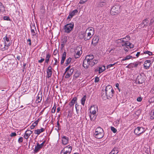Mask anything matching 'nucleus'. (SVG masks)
Segmentation results:
<instances>
[{
  "mask_svg": "<svg viewBox=\"0 0 154 154\" xmlns=\"http://www.w3.org/2000/svg\"><path fill=\"white\" fill-rule=\"evenodd\" d=\"M114 91L111 86L109 85L103 87L101 95L103 99H110L113 96Z\"/></svg>",
  "mask_w": 154,
  "mask_h": 154,
  "instance_id": "obj_1",
  "label": "nucleus"
},
{
  "mask_svg": "<svg viewBox=\"0 0 154 154\" xmlns=\"http://www.w3.org/2000/svg\"><path fill=\"white\" fill-rule=\"evenodd\" d=\"M94 57L93 55H87L84 60L83 66L84 68L87 69L89 65L92 66L96 64L98 61L97 60L94 59Z\"/></svg>",
  "mask_w": 154,
  "mask_h": 154,
  "instance_id": "obj_2",
  "label": "nucleus"
},
{
  "mask_svg": "<svg viewBox=\"0 0 154 154\" xmlns=\"http://www.w3.org/2000/svg\"><path fill=\"white\" fill-rule=\"evenodd\" d=\"M94 33V30L93 27L88 28L85 31V35L84 37L85 40L86 41L90 39Z\"/></svg>",
  "mask_w": 154,
  "mask_h": 154,
  "instance_id": "obj_3",
  "label": "nucleus"
},
{
  "mask_svg": "<svg viewBox=\"0 0 154 154\" xmlns=\"http://www.w3.org/2000/svg\"><path fill=\"white\" fill-rule=\"evenodd\" d=\"M95 137L98 139H100L102 138L104 136V131L102 128L100 127H97L95 130L94 134Z\"/></svg>",
  "mask_w": 154,
  "mask_h": 154,
  "instance_id": "obj_4",
  "label": "nucleus"
},
{
  "mask_svg": "<svg viewBox=\"0 0 154 154\" xmlns=\"http://www.w3.org/2000/svg\"><path fill=\"white\" fill-rule=\"evenodd\" d=\"M98 110V107L97 106H91L90 109V112L91 113V114L90 115V117L91 120H94V116L92 117V115H95L96 113L97 112Z\"/></svg>",
  "mask_w": 154,
  "mask_h": 154,
  "instance_id": "obj_5",
  "label": "nucleus"
},
{
  "mask_svg": "<svg viewBox=\"0 0 154 154\" xmlns=\"http://www.w3.org/2000/svg\"><path fill=\"white\" fill-rule=\"evenodd\" d=\"M74 26V23L72 22L66 24L64 26L65 32L68 33H70L73 29Z\"/></svg>",
  "mask_w": 154,
  "mask_h": 154,
  "instance_id": "obj_6",
  "label": "nucleus"
},
{
  "mask_svg": "<svg viewBox=\"0 0 154 154\" xmlns=\"http://www.w3.org/2000/svg\"><path fill=\"white\" fill-rule=\"evenodd\" d=\"M72 149V146L69 145L64 147L60 152V154H70Z\"/></svg>",
  "mask_w": 154,
  "mask_h": 154,
  "instance_id": "obj_7",
  "label": "nucleus"
},
{
  "mask_svg": "<svg viewBox=\"0 0 154 154\" xmlns=\"http://www.w3.org/2000/svg\"><path fill=\"white\" fill-rule=\"evenodd\" d=\"M70 66H69L67 67L65 69V72L64 74L66 73L65 76L66 78H68L72 75L74 71V69L73 68L70 69Z\"/></svg>",
  "mask_w": 154,
  "mask_h": 154,
  "instance_id": "obj_8",
  "label": "nucleus"
},
{
  "mask_svg": "<svg viewBox=\"0 0 154 154\" xmlns=\"http://www.w3.org/2000/svg\"><path fill=\"white\" fill-rule=\"evenodd\" d=\"M140 65L141 63L140 62H135L134 63H129L126 66V67L133 70L134 68H136L138 66H140Z\"/></svg>",
  "mask_w": 154,
  "mask_h": 154,
  "instance_id": "obj_9",
  "label": "nucleus"
},
{
  "mask_svg": "<svg viewBox=\"0 0 154 154\" xmlns=\"http://www.w3.org/2000/svg\"><path fill=\"white\" fill-rule=\"evenodd\" d=\"M11 38L10 35H6L3 38L4 43L7 47H9L11 44Z\"/></svg>",
  "mask_w": 154,
  "mask_h": 154,
  "instance_id": "obj_10",
  "label": "nucleus"
},
{
  "mask_svg": "<svg viewBox=\"0 0 154 154\" xmlns=\"http://www.w3.org/2000/svg\"><path fill=\"white\" fill-rule=\"evenodd\" d=\"M120 7L118 5L113 6L112 8L110 13L112 15H115L119 12Z\"/></svg>",
  "mask_w": 154,
  "mask_h": 154,
  "instance_id": "obj_11",
  "label": "nucleus"
},
{
  "mask_svg": "<svg viewBox=\"0 0 154 154\" xmlns=\"http://www.w3.org/2000/svg\"><path fill=\"white\" fill-rule=\"evenodd\" d=\"M146 129L142 127H137L135 129L134 133L136 134L138 136H139L140 134L144 133Z\"/></svg>",
  "mask_w": 154,
  "mask_h": 154,
  "instance_id": "obj_12",
  "label": "nucleus"
},
{
  "mask_svg": "<svg viewBox=\"0 0 154 154\" xmlns=\"http://www.w3.org/2000/svg\"><path fill=\"white\" fill-rule=\"evenodd\" d=\"M82 48L77 47L76 50L75 51V54H74V57L75 58H77L79 57L81 54H82Z\"/></svg>",
  "mask_w": 154,
  "mask_h": 154,
  "instance_id": "obj_13",
  "label": "nucleus"
},
{
  "mask_svg": "<svg viewBox=\"0 0 154 154\" xmlns=\"http://www.w3.org/2000/svg\"><path fill=\"white\" fill-rule=\"evenodd\" d=\"M32 133V131L30 130H27L24 134L23 137L26 140H27Z\"/></svg>",
  "mask_w": 154,
  "mask_h": 154,
  "instance_id": "obj_14",
  "label": "nucleus"
},
{
  "mask_svg": "<svg viewBox=\"0 0 154 154\" xmlns=\"http://www.w3.org/2000/svg\"><path fill=\"white\" fill-rule=\"evenodd\" d=\"M52 68L51 66H49L47 69V76L48 78H50L52 75Z\"/></svg>",
  "mask_w": 154,
  "mask_h": 154,
  "instance_id": "obj_15",
  "label": "nucleus"
},
{
  "mask_svg": "<svg viewBox=\"0 0 154 154\" xmlns=\"http://www.w3.org/2000/svg\"><path fill=\"white\" fill-rule=\"evenodd\" d=\"M62 144L64 145H66L68 143L69 138L67 137L63 136L62 137Z\"/></svg>",
  "mask_w": 154,
  "mask_h": 154,
  "instance_id": "obj_16",
  "label": "nucleus"
},
{
  "mask_svg": "<svg viewBox=\"0 0 154 154\" xmlns=\"http://www.w3.org/2000/svg\"><path fill=\"white\" fill-rule=\"evenodd\" d=\"M151 65V61L150 60H147L145 61L144 64V66L146 69L149 68Z\"/></svg>",
  "mask_w": 154,
  "mask_h": 154,
  "instance_id": "obj_17",
  "label": "nucleus"
},
{
  "mask_svg": "<svg viewBox=\"0 0 154 154\" xmlns=\"http://www.w3.org/2000/svg\"><path fill=\"white\" fill-rule=\"evenodd\" d=\"M81 75V74L80 71H76L73 77V80H75L77 79L79 77L81 78L80 76Z\"/></svg>",
  "mask_w": 154,
  "mask_h": 154,
  "instance_id": "obj_18",
  "label": "nucleus"
},
{
  "mask_svg": "<svg viewBox=\"0 0 154 154\" xmlns=\"http://www.w3.org/2000/svg\"><path fill=\"white\" fill-rule=\"evenodd\" d=\"M99 40V38L98 36H94L92 40V44H93L94 45H96L98 42Z\"/></svg>",
  "mask_w": 154,
  "mask_h": 154,
  "instance_id": "obj_19",
  "label": "nucleus"
},
{
  "mask_svg": "<svg viewBox=\"0 0 154 154\" xmlns=\"http://www.w3.org/2000/svg\"><path fill=\"white\" fill-rule=\"evenodd\" d=\"M78 12V11L77 10L75 9L73 10L72 11L69 13V15L67 17V19L72 18L73 16L75 15Z\"/></svg>",
  "mask_w": 154,
  "mask_h": 154,
  "instance_id": "obj_20",
  "label": "nucleus"
},
{
  "mask_svg": "<svg viewBox=\"0 0 154 154\" xmlns=\"http://www.w3.org/2000/svg\"><path fill=\"white\" fill-rule=\"evenodd\" d=\"M42 148L39 145L38 143H37L34 150V153H37Z\"/></svg>",
  "mask_w": 154,
  "mask_h": 154,
  "instance_id": "obj_21",
  "label": "nucleus"
},
{
  "mask_svg": "<svg viewBox=\"0 0 154 154\" xmlns=\"http://www.w3.org/2000/svg\"><path fill=\"white\" fill-rule=\"evenodd\" d=\"M45 129L43 128H41L40 129H38L34 131V134L37 135H39L41 133L44 132Z\"/></svg>",
  "mask_w": 154,
  "mask_h": 154,
  "instance_id": "obj_22",
  "label": "nucleus"
},
{
  "mask_svg": "<svg viewBox=\"0 0 154 154\" xmlns=\"http://www.w3.org/2000/svg\"><path fill=\"white\" fill-rule=\"evenodd\" d=\"M5 43H3L2 44H1L0 48L1 50L2 51H4L7 50L9 47H7Z\"/></svg>",
  "mask_w": 154,
  "mask_h": 154,
  "instance_id": "obj_23",
  "label": "nucleus"
},
{
  "mask_svg": "<svg viewBox=\"0 0 154 154\" xmlns=\"http://www.w3.org/2000/svg\"><path fill=\"white\" fill-rule=\"evenodd\" d=\"M66 51H64L62 55V59L61 61V64L62 65L63 64L65 60L66 59Z\"/></svg>",
  "mask_w": 154,
  "mask_h": 154,
  "instance_id": "obj_24",
  "label": "nucleus"
},
{
  "mask_svg": "<svg viewBox=\"0 0 154 154\" xmlns=\"http://www.w3.org/2000/svg\"><path fill=\"white\" fill-rule=\"evenodd\" d=\"M76 100L77 98L76 97H74L72 99L71 101L69 103V104L71 107H72L74 106Z\"/></svg>",
  "mask_w": 154,
  "mask_h": 154,
  "instance_id": "obj_25",
  "label": "nucleus"
},
{
  "mask_svg": "<svg viewBox=\"0 0 154 154\" xmlns=\"http://www.w3.org/2000/svg\"><path fill=\"white\" fill-rule=\"evenodd\" d=\"M42 100V96L41 94H38L36 97L35 102L36 103H38L41 102Z\"/></svg>",
  "mask_w": 154,
  "mask_h": 154,
  "instance_id": "obj_26",
  "label": "nucleus"
},
{
  "mask_svg": "<svg viewBox=\"0 0 154 154\" xmlns=\"http://www.w3.org/2000/svg\"><path fill=\"white\" fill-rule=\"evenodd\" d=\"M36 30L35 26H33L31 27V33L33 36H35L36 34L35 31Z\"/></svg>",
  "mask_w": 154,
  "mask_h": 154,
  "instance_id": "obj_27",
  "label": "nucleus"
},
{
  "mask_svg": "<svg viewBox=\"0 0 154 154\" xmlns=\"http://www.w3.org/2000/svg\"><path fill=\"white\" fill-rule=\"evenodd\" d=\"M46 57L45 60V63L48 64L49 61L51 57V55L49 53H48L46 55Z\"/></svg>",
  "mask_w": 154,
  "mask_h": 154,
  "instance_id": "obj_28",
  "label": "nucleus"
},
{
  "mask_svg": "<svg viewBox=\"0 0 154 154\" xmlns=\"http://www.w3.org/2000/svg\"><path fill=\"white\" fill-rule=\"evenodd\" d=\"M118 153V150L117 148H114L111 151V152H110L109 154H117Z\"/></svg>",
  "mask_w": 154,
  "mask_h": 154,
  "instance_id": "obj_29",
  "label": "nucleus"
},
{
  "mask_svg": "<svg viewBox=\"0 0 154 154\" xmlns=\"http://www.w3.org/2000/svg\"><path fill=\"white\" fill-rule=\"evenodd\" d=\"M106 69L105 66H103L101 67H99V68L98 71L99 72V73H100L104 71Z\"/></svg>",
  "mask_w": 154,
  "mask_h": 154,
  "instance_id": "obj_30",
  "label": "nucleus"
},
{
  "mask_svg": "<svg viewBox=\"0 0 154 154\" xmlns=\"http://www.w3.org/2000/svg\"><path fill=\"white\" fill-rule=\"evenodd\" d=\"M86 99V97L85 95L84 96V97L81 99V103L83 106H84Z\"/></svg>",
  "mask_w": 154,
  "mask_h": 154,
  "instance_id": "obj_31",
  "label": "nucleus"
},
{
  "mask_svg": "<svg viewBox=\"0 0 154 154\" xmlns=\"http://www.w3.org/2000/svg\"><path fill=\"white\" fill-rule=\"evenodd\" d=\"M72 60V58L70 57H69L67 58L65 64H66V66H67L68 64H69L71 60Z\"/></svg>",
  "mask_w": 154,
  "mask_h": 154,
  "instance_id": "obj_32",
  "label": "nucleus"
},
{
  "mask_svg": "<svg viewBox=\"0 0 154 154\" xmlns=\"http://www.w3.org/2000/svg\"><path fill=\"white\" fill-rule=\"evenodd\" d=\"M129 42L127 41H124V40H122V46H125L126 47L128 46V44Z\"/></svg>",
  "mask_w": 154,
  "mask_h": 154,
  "instance_id": "obj_33",
  "label": "nucleus"
},
{
  "mask_svg": "<svg viewBox=\"0 0 154 154\" xmlns=\"http://www.w3.org/2000/svg\"><path fill=\"white\" fill-rule=\"evenodd\" d=\"M57 128H55V129L57 131H59L60 130V126L59 123V121H58L57 122V125L56 126Z\"/></svg>",
  "mask_w": 154,
  "mask_h": 154,
  "instance_id": "obj_34",
  "label": "nucleus"
},
{
  "mask_svg": "<svg viewBox=\"0 0 154 154\" xmlns=\"http://www.w3.org/2000/svg\"><path fill=\"white\" fill-rule=\"evenodd\" d=\"M132 57V56L130 55H128L126 56L125 57L123 58L122 60L123 61L125 60H128L131 59Z\"/></svg>",
  "mask_w": 154,
  "mask_h": 154,
  "instance_id": "obj_35",
  "label": "nucleus"
},
{
  "mask_svg": "<svg viewBox=\"0 0 154 154\" xmlns=\"http://www.w3.org/2000/svg\"><path fill=\"white\" fill-rule=\"evenodd\" d=\"M117 63L118 62H116L115 63H114L113 64H110L109 65H108L106 66V69H110L111 67H113L115 64H117Z\"/></svg>",
  "mask_w": 154,
  "mask_h": 154,
  "instance_id": "obj_36",
  "label": "nucleus"
},
{
  "mask_svg": "<svg viewBox=\"0 0 154 154\" xmlns=\"http://www.w3.org/2000/svg\"><path fill=\"white\" fill-rule=\"evenodd\" d=\"M67 37L66 36L64 37L62 39V42L63 44H65L67 42Z\"/></svg>",
  "mask_w": 154,
  "mask_h": 154,
  "instance_id": "obj_37",
  "label": "nucleus"
},
{
  "mask_svg": "<svg viewBox=\"0 0 154 154\" xmlns=\"http://www.w3.org/2000/svg\"><path fill=\"white\" fill-rule=\"evenodd\" d=\"M5 7L3 5L2 3L0 2V11L2 10H5Z\"/></svg>",
  "mask_w": 154,
  "mask_h": 154,
  "instance_id": "obj_38",
  "label": "nucleus"
},
{
  "mask_svg": "<svg viewBox=\"0 0 154 154\" xmlns=\"http://www.w3.org/2000/svg\"><path fill=\"white\" fill-rule=\"evenodd\" d=\"M23 138L22 137H20L18 140V143H22L23 141Z\"/></svg>",
  "mask_w": 154,
  "mask_h": 154,
  "instance_id": "obj_39",
  "label": "nucleus"
},
{
  "mask_svg": "<svg viewBox=\"0 0 154 154\" xmlns=\"http://www.w3.org/2000/svg\"><path fill=\"white\" fill-rule=\"evenodd\" d=\"M143 53L145 54H148L149 56L152 55V53L148 51H143Z\"/></svg>",
  "mask_w": 154,
  "mask_h": 154,
  "instance_id": "obj_40",
  "label": "nucleus"
},
{
  "mask_svg": "<svg viewBox=\"0 0 154 154\" xmlns=\"http://www.w3.org/2000/svg\"><path fill=\"white\" fill-rule=\"evenodd\" d=\"M150 118L152 119H154V111L153 112H151L150 114Z\"/></svg>",
  "mask_w": 154,
  "mask_h": 154,
  "instance_id": "obj_41",
  "label": "nucleus"
},
{
  "mask_svg": "<svg viewBox=\"0 0 154 154\" xmlns=\"http://www.w3.org/2000/svg\"><path fill=\"white\" fill-rule=\"evenodd\" d=\"M111 130L114 133H116L117 132V130L114 127H111Z\"/></svg>",
  "mask_w": 154,
  "mask_h": 154,
  "instance_id": "obj_42",
  "label": "nucleus"
},
{
  "mask_svg": "<svg viewBox=\"0 0 154 154\" xmlns=\"http://www.w3.org/2000/svg\"><path fill=\"white\" fill-rule=\"evenodd\" d=\"M17 135L15 132H12L10 134V136L11 137H15Z\"/></svg>",
  "mask_w": 154,
  "mask_h": 154,
  "instance_id": "obj_43",
  "label": "nucleus"
},
{
  "mask_svg": "<svg viewBox=\"0 0 154 154\" xmlns=\"http://www.w3.org/2000/svg\"><path fill=\"white\" fill-rule=\"evenodd\" d=\"M36 126V125L33 123L32 125H31L30 127V129L31 130L33 129Z\"/></svg>",
  "mask_w": 154,
  "mask_h": 154,
  "instance_id": "obj_44",
  "label": "nucleus"
},
{
  "mask_svg": "<svg viewBox=\"0 0 154 154\" xmlns=\"http://www.w3.org/2000/svg\"><path fill=\"white\" fill-rule=\"evenodd\" d=\"M45 60L44 58H42L40 60H38V63H41L43 62Z\"/></svg>",
  "mask_w": 154,
  "mask_h": 154,
  "instance_id": "obj_45",
  "label": "nucleus"
},
{
  "mask_svg": "<svg viewBox=\"0 0 154 154\" xmlns=\"http://www.w3.org/2000/svg\"><path fill=\"white\" fill-rule=\"evenodd\" d=\"M99 81V78L98 77H96L95 78L94 82H98Z\"/></svg>",
  "mask_w": 154,
  "mask_h": 154,
  "instance_id": "obj_46",
  "label": "nucleus"
},
{
  "mask_svg": "<svg viewBox=\"0 0 154 154\" xmlns=\"http://www.w3.org/2000/svg\"><path fill=\"white\" fill-rule=\"evenodd\" d=\"M128 46L130 48H132L133 47V45L130 42H128Z\"/></svg>",
  "mask_w": 154,
  "mask_h": 154,
  "instance_id": "obj_47",
  "label": "nucleus"
},
{
  "mask_svg": "<svg viewBox=\"0 0 154 154\" xmlns=\"http://www.w3.org/2000/svg\"><path fill=\"white\" fill-rule=\"evenodd\" d=\"M56 108V107H54V106L53 107L51 111V112L52 113H54L55 112Z\"/></svg>",
  "mask_w": 154,
  "mask_h": 154,
  "instance_id": "obj_48",
  "label": "nucleus"
},
{
  "mask_svg": "<svg viewBox=\"0 0 154 154\" xmlns=\"http://www.w3.org/2000/svg\"><path fill=\"white\" fill-rule=\"evenodd\" d=\"M54 60L55 61V62L54 63V65H57V63H58V61L57 59H56V58H54Z\"/></svg>",
  "mask_w": 154,
  "mask_h": 154,
  "instance_id": "obj_49",
  "label": "nucleus"
},
{
  "mask_svg": "<svg viewBox=\"0 0 154 154\" xmlns=\"http://www.w3.org/2000/svg\"><path fill=\"white\" fill-rule=\"evenodd\" d=\"M86 1V0L84 1V0H81L79 2V3L80 4H83Z\"/></svg>",
  "mask_w": 154,
  "mask_h": 154,
  "instance_id": "obj_50",
  "label": "nucleus"
},
{
  "mask_svg": "<svg viewBox=\"0 0 154 154\" xmlns=\"http://www.w3.org/2000/svg\"><path fill=\"white\" fill-rule=\"evenodd\" d=\"M45 143V141H44L42 143H41V144H39V145L42 148V147L44 146V145Z\"/></svg>",
  "mask_w": 154,
  "mask_h": 154,
  "instance_id": "obj_51",
  "label": "nucleus"
},
{
  "mask_svg": "<svg viewBox=\"0 0 154 154\" xmlns=\"http://www.w3.org/2000/svg\"><path fill=\"white\" fill-rule=\"evenodd\" d=\"M45 143V141H44L42 143H41V144H39V145L42 148V147L44 146V145Z\"/></svg>",
  "mask_w": 154,
  "mask_h": 154,
  "instance_id": "obj_52",
  "label": "nucleus"
},
{
  "mask_svg": "<svg viewBox=\"0 0 154 154\" xmlns=\"http://www.w3.org/2000/svg\"><path fill=\"white\" fill-rule=\"evenodd\" d=\"M45 143V141H44L42 143H41V144H39V145L42 148V147L44 146V145Z\"/></svg>",
  "mask_w": 154,
  "mask_h": 154,
  "instance_id": "obj_53",
  "label": "nucleus"
},
{
  "mask_svg": "<svg viewBox=\"0 0 154 154\" xmlns=\"http://www.w3.org/2000/svg\"><path fill=\"white\" fill-rule=\"evenodd\" d=\"M27 42H29L28 44L29 46H31V42L30 39H28L27 40Z\"/></svg>",
  "mask_w": 154,
  "mask_h": 154,
  "instance_id": "obj_54",
  "label": "nucleus"
},
{
  "mask_svg": "<svg viewBox=\"0 0 154 154\" xmlns=\"http://www.w3.org/2000/svg\"><path fill=\"white\" fill-rule=\"evenodd\" d=\"M137 100L138 102H140L142 100V99L141 97H138L137 99Z\"/></svg>",
  "mask_w": 154,
  "mask_h": 154,
  "instance_id": "obj_55",
  "label": "nucleus"
},
{
  "mask_svg": "<svg viewBox=\"0 0 154 154\" xmlns=\"http://www.w3.org/2000/svg\"><path fill=\"white\" fill-rule=\"evenodd\" d=\"M3 19H10L9 17L8 16H4L3 17Z\"/></svg>",
  "mask_w": 154,
  "mask_h": 154,
  "instance_id": "obj_56",
  "label": "nucleus"
},
{
  "mask_svg": "<svg viewBox=\"0 0 154 154\" xmlns=\"http://www.w3.org/2000/svg\"><path fill=\"white\" fill-rule=\"evenodd\" d=\"M150 92L152 93H154V86L151 90Z\"/></svg>",
  "mask_w": 154,
  "mask_h": 154,
  "instance_id": "obj_57",
  "label": "nucleus"
},
{
  "mask_svg": "<svg viewBox=\"0 0 154 154\" xmlns=\"http://www.w3.org/2000/svg\"><path fill=\"white\" fill-rule=\"evenodd\" d=\"M140 54V52H137V54L136 55V56H137V57H139V55Z\"/></svg>",
  "mask_w": 154,
  "mask_h": 154,
  "instance_id": "obj_58",
  "label": "nucleus"
},
{
  "mask_svg": "<svg viewBox=\"0 0 154 154\" xmlns=\"http://www.w3.org/2000/svg\"><path fill=\"white\" fill-rule=\"evenodd\" d=\"M33 123H34V124H35V125L36 126L38 124V122L37 121H36L35 122H34Z\"/></svg>",
  "mask_w": 154,
  "mask_h": 154,
  "instance_id": "obj_59",
  "label": "nucleus"
},
{
  "mask_svg": "<svg viewBox=\"0 0 154 154\" xmlns=\"http://www.w3.org/2000/svg\"><path fill=\"white\" fill-rule=\"evenodd\" d=\"M78 106H79V105L77 104H75V108L76 111H78L77 108Z\"/></svg>",
  "mask_w": 154,
  "mask_h": 154,
  "instance_id": "obj_60",
  "label": "nucleus"
},
{
  "mask_svg": "<svg viewBox=\"0 0 154 154\" xmlns=\"http://www.w3.org/2000/svg\"><path fill=\"white\" fill-rule=\"evenodd\" d=\"M17 59L19 60H20V59H21V57H20V56H17Z\"/></svg>",
  "mask_w": 154,
  "mask_h": 154,
  "instance_id": "obj_61",
  "label": "nucleus"
},
{
  "mask_svg": "<svg viewBox=\"0 0 154 154\" xmlns=\"http://www.w3.org/2000/svg\"><path fill=\"white\" fill-rule=\"evenodd\" d=\"M60 107H58L57 109V112H59V111H60Z\"/></svg>",
  "mask_w": 154,
  "mask_h": 154,
  "instance_id": "obj_62",
  "label": "nucleus"
},
{
  "mask_svg": "<svg viewBox=\"0 0 154 154\" xmlns=\"http://www.w3.org/2000/svg\"><path fill=\"white\" fill-rule=\"evenodd\" d=\"M115 122H116L117 124H119V120H116Z\"/></svg>",
  "mask_w": 154,
  "mask_h": 154,
  "instance_id": "obj_63",
  "label": "nucleus"
},
{
  "mask_svg": "<svg viewBox=\"0 0 154 154\" xmlns=\"http://www.w3.org/2000/svg\"><path fill=\"white\" fill-rule=\"evenodd\" d=\"M128 48H127V47H126V48H124V50L126 51H128Z\"/></svg>",
  "mask_w": 154,
  "mask_h": 154,
  "instance_id": "obj_64",
  "label": "nucleus"
}]
</instances>
